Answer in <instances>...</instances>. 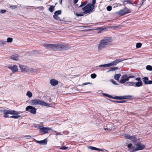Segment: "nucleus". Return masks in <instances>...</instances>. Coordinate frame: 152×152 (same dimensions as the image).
Returning <instances> with one entry per match:
<instances>
[{
  "label": "nucleus",
  "mask_w": 152,
  "mask_h": 152,
  "mask_svg": "<svg viewBox=\"0 0 152 152\" xmlns=\"http://www.w3.org/2000/svg\"><path fill=\"white\" fill-rule=\"evenodd\" d=\"M113 39L111 37H106L102 39L98 45V50H101L112 44Z\"/></svg>",
  "instance_id": "f257e3e1"
},
{
  "label": "nucleus",
  "mask_w": 152,
  "mask_h": 152,
  "mask_svg": "<svg viewBox=\"0 0 152 152\" xmlns=\"http://www.w3.org/2000/svg\"><path fill=\"white\" fill-rule=\"evenodd\" d=\"M96 3V0H92L91 4L89 3L82 8L84 11V14L89 13L93 11L95 8V4Z\"/></svg>",
  "instance_id": "f03ea898"
},
{
  "label": "nucleus",
  "mask_w": 152,
  "mask_h": 152,
  "mask_svg": "<svg viewBox=\"0 0 152 152\" xmlns=\"http://www.w3.org/2000/svg\"><path fill=\"white\" fill-rule=\"evenodd\" d=\"M30 104L32 105L39 104L41 105L44 106L46 107L48 106L49 104L45 102L38 99L32 100L30 101Z\"/></svg>",
  "instance_id": "7ed1b4c3"
},
{
  "label": "nucleus",
  "mask_w": 152,
  "mask_h": 152,
  "mask_svg": "<svg viewBox=\"0 0 152 152\" xmlns=\"http://www.w3.org/2000/svg\"><path fill=\"white\" fill-rule=\"evenodd\" d=\"M4 114V117L5 118L9 117L8 114L11 115H18L20 114V113L18 112L15 110H4L3 111Z\"/></svg>",
  "instance_id": "20e7f679"
},
{
  "label": "nucleus",
  "mask_w": 152,
  "mask_h": 152,
  "mask_svg": "<svg viewBox=\"0 0 152 152\" xmlns=\"http://www.w3.org/2000/svg\"><path fill=\"white\" fill-rule=\"evenodd\" d=\"M43 46L47 49H50L53 50H56L58 49L59 50V44H50L45 43L44 44Z\"/></svg>",
  "instance_id": "39448f33"
},
{
  "label": "nucleus",
  "mask_w": 152,
  "mask_h": 152,
  "mask_svg": "<svg viewBox=\"0 0 152 152\" xmlns=\"http://www.w3.org/2000/svg\"><path fill=\"white\" fill-rule=\"evenodd\" d=\"M135 77L133 75H123L121 79L119 81V83L121 84H123L125 82L128 81L129 78Z\"/></svg>",
  "instance_id": "423d86ee"
},
{
  "label": "nucleus",
  "mask_w": 152,
  "mask_h": 152,
  "mask_svg": "<svg viewBox=\"0 0 152 152\" xmlns=\"http://www.w3.org/2000/svg\"><path fill=\"white\" fill-rule=\"evenodd\" d=\"M36 109L31 106H27L26 108V110L30 112L31 114H35L36 113Z\"/></svg>",
  "instance_id": "0eeeda50"
},
{
  "label": "nucleus",
  "mask_w": 152,
  "mask_h": 152,
  "mask_svg": "<svg viewBox=\"0 0 152 152\" xmlns=\"http://www.w3.org/2000/svg\"><path fill=\"white\" fill-rule=\"evenodd\" d=\"M132 97V96L131 95L123 96H112V99L121 100L123 99H130Z\"/></svg>",
  "instance_id": "6e6552de"
},
{
  "label": "nucleus",
  "mask_w": 152,
  "mask_h": 152,
  "mask_svg": "<svg viewBox=\"0 0 152 152\" xmlns=\"http://www.w3.org/2000/svg\"><path fill=\"white\" fill-rule=\"evenodd\" d=\"M136 146V147H135V151L142 150L145 147V146L144 145H142L140 142L137 143Z\"/></svg>",
  "instance_id": "1a4fd4ad"
},
{
  "label": "nucleus",
  "mask_w": 152,
  "mask_h": 152,
  "mask_svg": "<svg viewBox=\"0 0 152 152\" xmlns=\"http://www.w3.org/2000/svg\"><path fill=\"white\" fill-rule=\"evenodd\" d=\"M59 50H68L70 48V46L69 45L65 44H59Z\"/></svg>",
  "instance_id": "9d476101"
},
{
  "label": "nucleus",
  "mask_w": 152,
  "mask_h": 152,
  "mask_svg": "<svg viewBox=\"0 0 152 152\" xmlns=\"http://www.w3.org/2000/svg\"><path fill=\"white\" fill-rule=\"evenodd\" d=\"M116 59L114 61L110 63H109L110 66H115L119 63L122 61H124L127 59Z\"/></svg>",
  "instance_id": "9b49d317"
},
{
  "label": "nucleus",
  "mask_w": 152,
  "mask_h": 152,
  "mask_svg": "<svg viewBox=\"0 0 152 152\" xmlns=\"http://www.w3.org/2000/svg\"><path fill=\"white\" fill-rule=\"evenodd\" d=\"M51 128L49 127H43L39 129V132H44V134H45L48 133V131L52 130Z\"/></svg>",
  "instance_id": "f8f14e48"
},
{
  "label": "nucleus",
  "mask_w": 152,
  "mask_h": 152,
  "mask_svg": "<svg viewBox=\"0 0 152 152\" xmlns=\"http://www.w3.org/2000/svg\"><path fill=\"white\" fill-rule=\"evenodd\" d=\"M124 136L127 139H129L132 141L135 142L137 141V139H136L134 136H131L129 134H125Z\"/></svg>",
  "instance_id": "ddd939ff"
},
{
  "label": "nucleus",
  "mask_w": 152,
  "mask_h": 152,
  "mask_svg": "<svg viewBox=\"0 0 152 152\" xmlns=\"http://www.w3.org/2000/svg\"><path fill=\"white\" fill-rule=\"evenodd\" d=\"M50 83L52 86H55L58 84V82L54 79H52L50 80Z\"/></svg>",
  "instance_id": "4468645a"
},
{
  "label": "nucleus",
  "mask_w": 152,
  "mask_h": 152,
  "mask_svg": "<svg viewBox=\"0 0 152 152\" xmlns=\"http://www.w3.org/2000/svg\"><path fill=\"white\" fill-rule=\"evenodd\" d=\"M19 55L17 54H16L12 55L10 57V58L13 60L17 61L19 59Z\"/></svg>",
  "instance_id": "2eb2a0df"
},
{
  "label": "nucleus",
  "mask_w": 152,
  "mask_h": 152,
  "mask_svg": "<svg viewBox=\"0 0 152 152\" xmlns=\"http://www.w3.org/2000/svg\"><path fill=\"white\" fill-rule=\"evenodd\" d=\"M9 68L11 69L13 72H15L17 71L18 69L16 66L14 65L13 66H10Z\"/></svg>",
  "instance_id": "dca6fc26"
},
{
  "label": "nucleus",
  "mask_w": 152,
  "mask_h": 152,
  "mask_svg": "<svg viewBox=\"0 0 152 152\" xmlns=\"http://www.w3.org/2000/svg\"><path fill=\"white\" fill-rule=\"evenodd\" d=\"M127 147L130 150L131 152L135 151V147L132 146V144L130 143L127 145Z\"/></svg>",
  "instance_id": "f3484780"
},
{
  "label": "nucleus",
  "mask_w": 152,
  "mask_h": 152,
  "mask_svg": "<svg viewBox=\"0 0 152 152\" xmlns=\"http://www.w3.org/2000/svg\"><path fill=\"white\" fill-rule=\"evenodd\" d=\"M134 85V86L135 87H139L142 86V81H138L137 82L135 83Z\"/></svg>",
  "instance_id": "a211bd4d"
},
{
  "label": "nucleus",
  "mask_w": 152,
  "mask_h": 152,
  "mask_svg": "<svg viewBox=\"0 0 152 152\" xmlns=\"http://www.w3.org/2000/svg\"><path fill=\"white\" fill-rule=\"evenodd\" d=\"M110 65L109 64H103V65H101L99 66H96V68L97 69H98V67H103V68H105L106 67H109Z\"/></svg>",
  "instance_id": "6ab92c4d"
},
{
  "label": "nucleus",
  "mask_w": 152,
  "mask_h": 152,
  "mask_svg": "<svg viewBox=\"0 0 152 152\" xmlns=\"http://www.w3.org/2000/svg\"><path fill=\"white\" fill-rule=\"evenodd\" d=\"M88 148L89 149H91V150H97V151H103V150L102 149H100L98 148H97L93 147L92 146H89L88 147Z\"/></svg>",
  "instance_id": "aec40b11"
},
{
  "label": "nucleus",
  "mask_w": 152,
  "mask_h": 152,
  "mask_svg": "<svg viewBox=\"0 0 152 152\" xmlns=\"http://www.w3.org/2000/svg\"><path fill=\"white\" fill-rule=\"evenodd\" d=\"M121 76V74H115L114 75V79L118 81L119 82V78Z\"/></svg>",
  "instance_id": "412c9836"
},
{
  "label": "nucleus",
  "mask_w": 152,
  "mask_h": 152,
  "mask_svg": "<svg viewBox=\"0 0 152 152\" xmlns=\"http://www.w3.org/2000/svg\"><path fill=\"white\" fill-rule=\"evenodd\" d=\"M125 14H127L130 12L131 10L127 8L125 5L124 6V7L123 9Z\"/></svg>",
  "instance_id": "4be33fe9"
},
{
  "label": "nucleus",
  "mask_w": 152,
  "mask_h": 152,
  "mask_svg": "<svg viewBox=\"0 0 152 152\" xmlns=\"http://www.w3.org/2000/svg\"><path fill=\"white\" fill-rule=\"evenodd\" d=\"M117 13L120 16L124 15L125 14L123 9L120 10L117 12Z\"/></svg>",
  "instance_id": "5701e85b"
},
{
  "label": "nucleus",
  "mask_w": 152,
  "mask_h": 152,
  "mask_svg": "<svg viewBox=\"0 0 152 152\" xmlns=\"http://www.w3.org/2000/svg\"><path fill=\"white\" fill-rule=\"evenodd\" d=\"M134 84L135 83L133 82H128L125 83L124 85L126 86H133Z\"/></svg>",
  "instance_id": "b1692460"
},
{
  "label": "nucleus",
  "mask_w": 152,
  "mask_h": 152,
  "mask_svg": "<svg viewBox=\"0 0 152 152\" xmlns=\"http://www.w3.org/2000/svg\"><path fill=\"white\" fill-rule=\"evenodd\" d=\"M47 139H45L42 140L40 141L39 144L40 145H45L47 144Z\"/></svg>",
  "instance_id": "393cba45"
},
{
  "label": "nucleus",
  "mask_w": 152,
  "mask_h": 152,
  "mask_svg": "<svg viewBox=\"0 0 152 152\" xmlns=\"http://www.w3.org/2000/svg\"><path fill=\"white\" fill-rule=\"evenodd\" d=\"M143 81L144 82V83L145 85H148V78L147 77H144L143 78Z\"/></svg>",
  "instance_id": "a878e982"
},
{
  "label": "nucleus",
  "mask_w": 152,
  "mask_h": 152,
  "mask_svg": "<svg viewBox=\"0 0 152 152\" xmlns=\"http://www.w3.org/2000/svg\"><path fill=\"white\" fill-rule=\"evenodd\" d=\"M19 67L22 72H24L26 71V66L19 65Z\"/></svg>",
  "instance_id": "bb28decb"
},
{
  "label": "nucleus",
  "mask_w": 152,
  "mask_h": 152,
  "mask_svg": "<svg viewBox=\"0 0 152 152\" xmlns=\"http://www.w3.org/2000/svg\"><path fill=\"white\" fill-rule=\"evenodd\" d=\"M55 7V6L50 5V7L49 8V11L51 12H52L54 11Z\"/></svg>",
  "instance_id": "cd10ccee"
},
{
  "label": "nucleus",
  "mask_w": 152,
  "mask_h": 152,
  "mask_svg": "<svg viewBox=\"0 0 152 152\" xmlns=\"http://www.w3.org/2000/svg\"><path fill=\"white\" fill-rule=\"evenodd\" d=\"M118 69V67H111L110 69L109 70V72H110L111 71H115L116 70H117Z\"/></svg>",
  "instance_id": "c85d7f7f"
},
{
  "label": "nucleus",
  "mask_w": 152,
  "mask_h": 152,
  "mask_svg": "<svg viewBox=\"0 0 152 152\" xmlns=\"http://www.w3.org/2000/svg\"><path fill=\"white\" fill-rule=\"evenodd\" d=\"M20 117V115H13L10 116L9 118L17 119L18 118Z\"/></svg>",
  "instance_id": "c756f323"
},
{
  "label": "nucleus",
  "mask_w": 152,
  "mask_h": 152,
  "mask_svg": "<svg viewBox=\"0 0 152 152\" xmlns=\"http://www.w3.org/2000/svg\"><path fill=\"white\" fill-rule=\"evenodd\" d=\"M124 4H132L133 3L131 2L129 0H126L124 1Z\"/></svg>",
  "instance_id": "7c9ffc66"
},
{
  "label": "nucleus",
  "mask_w": 152,
  "mask_h": 152,
  "mask_svg": "<svg viewBox=\"0 0 152 152\" xmlns=\"http://www.w3.org/2000/svg\"><path fill=\"white\" fill-rule=\"evenodd\" d=\"M6 42V41L3 40H0V45L3 46L5 45Z\"/></svg>",
  "instance_id": "2f4dec72"
},
{
  "label": "nucleus",
  "mask_w": 152,
  "mask_h": 152,
  "mask_svg": "<svg viewBox=\"0 0 152 152\" xmlns=\"http://www.w3.org/2000/svg\"><path fill=\"white\" fill-rule=\"evenodd\" d=\"M142 44L140 42L137 43L136 44V48H139L141 47Z\"/></svg>",
  "instance_id": "473e14b6"
},
{
  "label": "nucleus",
  "mask_w": 152,
  "mask_h": 152,
  "mask_svg": "<svg viewBox=\"0 0 152 152\" xmlns=\"http://www.w3.org/2000/svg\"><path fill=\"white\" fill-rule=\"evenodd\" d=\"M26 95L28 96L29 98H30L32 96V93L30 91H28L26 93Z\"/></svg>",
  "instance_id": "72a5a7b5"
},
{
  "label": "nucleus",
  "mask_w": 152,
  "mask_h": 152,
  "mask_svg": "<svg viewBox=\"0 0 152 152\" xmlns=\"http://www.w3.org/2000/svg\"><path fill=\"white\" fill-rule=\"evenodd\" d=\"M61 13V10H58L55 11L54 12L55 15H60Z\"/></svg>",
  "instance_id": "f704fd0d"
},
{
  "label": "nucleus",
  "mask_w": 152,
  "mask_h": 152,
  "mask_svg": "<svg viewBox=\"0 0 152 152\" xmlns=\"http://www.w3.org/2000/svg\"><path fill=\"white\" fill-rule=\"evenodd\" d=\"M146 69L148 70L151 71L152 70V66L150 65H147L146 66Z\"/></svg>",
  "instance_id": "c9c22d12"
},
{
  "label": "nucleus",
  "mask_w": 152,
  "mask_h": 152,
  "mask_svg": "<svg viewBox=\"0 0 152 152\" xmlns=\"http://www.w3.org/2000/svg\"><path fill=\"white\" fill-rule=\"evenodd\" d=\"M112 102H113L115 103H123L124 102H126L125 101H118L116 100H110Z\"/></svg>",
  "instance_id": "e433bc0d"
},
{
  "label": "nucleus",
  "mask_w": 152,
  "mask_h": 152,
  "mask_svg": "<svg viewBox=\"0 0 152 152\" xmlns=\"http://www.w3.org/2000/svg\"><path fill=\"white\" fill-rule=\"evenodd\" d=\"M87 1H86L83 3H82L79 6V7H81L83 6H85L87 4Z\"/></svg>",
  "instance_id": "4c0bfd02"
},
{
  "label": "nucleus",
  "mask_w": 152,
  "mask_h": 152,
  "mask_svg": "<svg viewBox=\"0 0 152 152\" xmlns=\"http://www.w3.org/2000/svg\"><path fill=\"white\" fill-rule=\"evenodd\" d=\"M12 38L10 37H8L7 39L6 42H11L12 41Z\"/></svg>",
  "instance_id": "58836bf2"
},
{
  "label": "nucleus",
  "mask_w": 152,
  "mask_h": 152,
  "mask_svg": "<svg viewBox=\"0 0 152 152\" xmlns=\"http://www.w3.org/2000/svg\"><path fill=\"white\" fill-rule=\"evenodd\" d=\"M91 77L92 79H94L96 77V74H92L91 75Z\"/></svg>",
  "instance_id": "ea45409f"
},
{
  "label": "nucleus",
  "mask_w": 152,
  "mask_h": 152,
  "mask_svg": "<svg viewBox=\"0 0 152 152\" xmlns=\"http://www.w3.org/2000/svg\"><path fill=\"white\" fill-rule=\"evenodd\" d=\"M102 94L104 96H107V97H109L110 98H112V96H111L110 95H109L107 94H105V93H103Z\"/></svg>",
  "instance_id": "a19ab883"
},
{
  "label": "nucleus",
  "mask_w": 152,
  "mask_h": 152,
  "mask_svg": "<svg viewBox=\"0 0 152 152\" xmlns=\"http://www.w3.org/2000/svg\"><path fill=\"white\" fill-rule=\"evenodd\" d=\"M53 18H54L56 20H60V18L59 17H58V15H55V14H54V15H53Z\"/></svg>",
  "instance_id": "79ce46f5"
},
{
  "label": "nucleus",
  "mask_w": 152,
  "mask_h": 152,
  "mask_svg": "<svg viewBox=\"0 0 152 152\" xmlns=\"http://www.w3.org/2000/svg\"><path fill=\"white\" fill-rule=\"evenodd\" d=\"M92 83H91L90 82H88L86 83H83L81 85H80L81 86H85L88 84H92Z\"/></svg>",
  "instance_id": "37998d69"
},
{
  "label": "nucleus",
  "mask_w": 152,
  "mask_h": 152,
  "mask_svg": "<svg viewBox=\"0 0 152 152\" xmlns=\"http://www.w3.org/2000/svg\"><path fill=\"white\" fill-rule=\"evenodd\" d=\"M17 7L16 5H11L10 6V7L12 9H14L16 8Z\"/></svg>",
  "instance_id": "c03bdc74"
},
{
  "label": "nucleus",
  "mask_w": 152,
  "mask_h": 152,
  "mask_svg": "<svg viewBox=\"0 0 152 152\" xmlns=\"http://www.w3.org/2000/svg\"><path fill=\"white\" fill-rule=\"evenodd\" d=\"M107 10L108 11H110L112 10V7L110 6H108L107 7Z\"/></svg>",
  "instance_id": "a18cd8bd"
},
{
  "label": "nucleus",
  "mask_w": 152,
  "mask_h": 152,
  "mask_svg": "<svg viewBox=\"0 0 152 152\" xmlns=\"http://www.w3.org/2000/svg\"><path fill=\"white\" fill-rule=\"evenodd\" d=\"M111 81L112 83L114 84L115 85H118V83H117V82H116V81L114 80H111Z\"/></svg>",
  "instance_id": "49530a36"
},
{
  "label": "nucleus",
  "mask_w": 152,
  "mask_h": 152,
  "mask_svg": "<svg viewBox=\"0 0 152 152\" xmlns=\"http://www.w3.org/2000/svg\"><path fill=\"white\" fill-rule=\"evenodd\" d=\"M76 15L77 17L82 16L83 15L82 13H76Z\"/></svg>",
  "instance_id": "de8ad7c7"
},
{
  "label": "nucleus",
  "mask_w": 152,
  "mask_h": 152,
  "mask_svg": "<svg viewBox=\"0 0 152 152\" xmlns=\"http://www.w3.org/2000/svg\"><path fill=\"white\" fill-rule=\"evenodd\" d=\"M6 12V10H1L0 12L1 14L5 13Z\"/></svg>",
  "instance_id": "09e8293b"
},
{
  "label": "nucleus",
  "mask_w": 152,
  "mask_h": 152,
  "mask_svg": "<svg viewBox=\"0 0 152 152\" xmlns=\"http://www.w3.org/2000/svg\"><path fill=\"white\" fill-rule=\"evenodd\" d=\"M68 147H67L66 146H63L60 148L62 150H66L68 148Z\"/></svg>",
  "instance_id": "8fccbe9b"
},
{
  "label": "nucleus",
  "mask_w": 152,
  "mask_h": 152,
  "mask_svg": "<svg viewBox=\"0 0 152 152\" xmlns=\"http://www.w3.org/2000/svg\"><path fill=\"white\" fill-rule=\"evenodd\" d=\"M24 137H27L28 139H29L31 138V137L30 135H27L24 136Z\"/></svg>",
  "instance_id": "3c124183"
},
{
  "label": "nucleus",
  "mask_w": 152,
  "mask_h": 152,
  "mask_svg": "<svg viewBox=\"0 0 152 152\" xmlns=\"http://www.w3.org/2000/svg\"><path fill=\"white\" fill-rule=\"evenodd\" d=\"M136 80L138 81H142L140 77H137L136 78Z\"/></svg>",
  "instance_id": "603ef678"
},
{
  "label": "nucleus",
  "mask_w": 152,
  "mask_h": 152,
  "mask_svg": "<svg viewBox=\"0 0 152 152\" xmlns=\"http://www.w3.org/2000/svg\"><path fill=\"white\" fill-rule=\"evenodd\" d=\"M54 131V132H55L56 133L55 134V135H61V133L58 132H57L56 131Z\"/></svg>",
  "instance_id": "864d4df0"
},
{
  "label": "nucleus",
  "mask_w": 152,
  "mask_h": 152,
  "mask_svg": "<svg viewBox=\"0 0 152 152\" xmlns=\"http://www.w3.org/2000/svg\"><path fill=\"white\" fill-rule=\"evenodd\" d=\"M91 27V26H83V27L85 28H87L90 27Z\"/></svg>",
  "instance_id": "5fc2aeb1"
},
{
  "label": "nucleus",
  "mask_w": 152,
  "mask_h": 152,
  "mask_svg": "<svg viewBox=\"0 0 152 152\" xmlns=\"http://www.w3.org/2000/svg\"><path fill=\"white\" fill-rule=\"evenodd\" d=\"M148 85L152 84V80H148Z\"/></svg>",
  "instance_id": "6e6d98bb"
},
{
  "label": "nucleus",
  "mask_w": 152,
  "mask_h": 152,
  "mask_svg": "<svg viewBox=\"0 0 152 152\" xmlns=\"http://www.w3.org/2000/svg\"><path fill=\"white\" fill-rule=\"evenodd\" d=\"M104 129L105 130H108L109 131H110L111 130V129L108 128H104Z\"/></svg>",
  "instance_id": "4d7b16f0"
},
{
  "label": "nucleus",
  "mask_w": 152,
  "mask_h": 152,
  "mask_svg": "<svg viewBox=\"0 0 152 152\" xmlns=\"http://www.w3.org/2000/svg\"><path fill=\"white\" fill-rule=\"evenodd\" d=\"M78 0H74L73 1V3L74 4H76L78 2Z\"/></svg>",
  "instance_id": "13d9d810"
},
{
  "label": "nucleus",
  "mask_w": 152,
  "mask_h": 152,
  "mask_svg": "<svg viewBox=\"0 0 152 152\" xmlns=\"http://www.w3.org/2000/svg\"><path fill=\"white\" fill-rule=\"evenodd\" d=\"M40 8V9L42 10H43L44 9L43 7L42 6H40V7H39L37 8Z\"/></svg>",
  "instance_id": "bf43d9fd"
},
{
  "label": "nucleus",
  "mask_w": 152,
  "mask_h": 152,
  "mask_svg": "<svg viewBox=\"0 0 152 152\" xmlns=\"http://www.w3.org/2000/svg\"><path fill=\"white\" fill-rule=\"evenodd\" d=\"M35 141L37 143H38L39 144V143H40V141H38V140H35Z\"/></svg>",
  "instance_id": "052dcab7"
},
{
  "label": "nucleus",
  "mask_w": 152,
  "mask_h": 152,
  "mask_svg": "<svg viewBox=\"0 0 152 152\" xmlns=\"http://www.w3.org/2000/svg\"><path fill=\"white\" fill-rule=\"evenodd\" d=\"M144 2V1H141V3H140V6H142L143 4V3Z\"/></svg>",
  "instance_id": "680f3d73"
},
{
  "label": "nucleus",
  "mask_w": 152,
  "mask_h": 152,
  "mask_svg": "<svg viewBox=\"0 0 152 152\" xmlns=\"http://www.w3.org/2000/svg\"><path fill=\"white\" fill-rule=\"evenodd\" d=\"M92 30V29H87L86 30V31H91Z\"/></svg>",
  "instance_id": "e2e57ef3"
},
{
  "label": "nucleus",
  "mask_w": 152,
  "mask_h": 152,
  "mask_svg": "<svg viewBox=\"0 0 152 152\" xmlns=\"http://www.w3.org/2000/svg\"><path fill=\"white\" fill-rule=\"evenodd\" d=\"M62 0H60V4H62Z\"/></svg>",
  "instance_id": "0e129e2a"
},
{
  "label": "nucleus",
  "mask_w": 152,
  "mask_h": 152,
  "mask_svg": "<svg viewBox=\"0 0 152 152\" xmlns=\"http://www.w3.org/2000/svg\"><path fill=\"white\" fill-rule=\"evenodd\" d=\"M144 0H141V1H144Z\"/></svg>",
  "instance_id": "69168bd1"
},
{
  "label": "nucleus",
  "mask_w": 152,
  "mask_h": 152,
  "mask_svg": "<svg viewBox=\"0 0 152 152\" xmlns=\"http://www.w3.org/2000/svg\"><path fill=\"white\" fill-rule=\"evenodd\" d=\"M69 88V87L66 86V88Z\"/></svg>",
  "instance_id": "338daca9"
}]
</instances>
